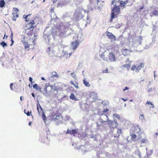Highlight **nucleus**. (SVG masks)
I'll return each instance as SVG.
<instances>
[{
	"instance_id": "obj_1",
	"label": "nucleus",
	"mask_w": 158,
	"mask_h": 158,
	"mask_svg": "<svg viewBox=\"0 0 158 158\" xmlns=\"http://www.w3.org/2000/svg\"><path fill=\"white\" fill-rule=\"evenodd\" d=\"M37 35L34 34L33 30H29L27 33V35H24L21 40V42L23 45L26 51L33 50L34 45L37 39Z\"/></svg>"
},
{
	"instance_id": "obj_2",
	"label": "nucleus",
	"mask_w": 158,
	"mask_h": 158,
	"mask_svg": "<svg viewBox=\"0 0 158 158\" xmlns=\"http://www.w3.org/2000/svg\"><path fill=\"white\" fill-rule=\"evenodd\" d=\"M105 115L106 117V121L107 123V124L109 127L110 128L111 131L112 133L114 135V137H117L118 138H119L120 134H121L122 133V130L118 128L116 126L114 127L113 126L114 124L113 121L109 119L107 114H105Z\"/></svg>"
},
{
	"instance_id": "obj_3",
	"label": "nucleus",
	"mask_w": 158,
	"mask_h": 158,
	"mask_svg": "<svg viewBox=\"0 0 158 158\" xmlns=\"http://www.w3.org/2000/svg\"><path fill=\"white\" fill-rule=\"evenodd\" d=\"M29 22L27 24L26 28L25 29L26 32L27 33L29 30H33L31 29L33 28L34 27L36 26L39 23V19L36 17H34L32 19H30Z\"/></svg>"
},
{
	"instance_id": "obj_4",
	"label": "nucleus",
	"mask_w": 158,
	"mask_h": 158,
	"mask_svg": "<svg viewBox=\"0 0 158 158\" xmlns=\"http://www.w3.org/2000/svg\"><path fill=\"white\" fill-rule=\"evenodd\" d=\"M120 11L119 6L115 5L111 10V17L110 20V22H112L114 18L117 17V15L119 13Z\"/></svg>"
},
{
	"instance_id": "obj_5",
	"label": "nucleus",
	"mask_w": 158,
	"mask_h": 158,
	"mask_svg": "<svg viewBox=\"0 0 158 158\" xmlns=\"http://www.w3.org/2000/svg\"><path fill=\"white\" fill-rule=\"evenodd\" d=\"M144 66V64L143 63H139L136 65H133L131 68V70L133 71H135L136 72H138L142 67Z\"/></svg>"
},
{
	"instance_id": "obj_6",
	"label": "nucleus",
	"mask_w": 158,
	"mask_h": 158,
	"mask_svg": "<svg viewBox=\"0 0 158 158\" xmlns=\"http://www.w3.org/2000/svg\"><path fill=\"white\" fill-rule=\"evenodd\" d=\"M51 117L52 120L56 122L60 121L62 118L61 114L58 112L52 114Z\"/></svg>"
},
{
	"instance_id": "obj_7",
	"label": "nucleus",
	"mask_w": 158,
	"mask_h": 158,
	"mask_svg": "<svg viewBox=\"0 0 158 158\" xmlns=\"http://www.w3.org/2000/svg\"><path fill=\"white\" fill-rule=\"evenodd\" d=\"M58 31V35L59 36H63L66 33V27L64 26L59 25L57 26Z\"/></svg>"
},
{
	"instance_id": "obj_8",
	"label": "nucleus",
	"mask_w": 158,
	"mask_h": 158,
	"mask_svg": "<svg viewBox=\"0 0 158 158\" xmlns=\"http://www.w3.org/2000/svg\"><path fill=\"white\" fill-rule=\"evenodd\" d=\"M98 95L97 93L95 92H91L88 98V99L91 102H95L97 99Z\"/></svg>"
},
{
	"instance_id": "obj_9",
	"label": "nucleus",
	"mask_w": 158,
	"mask_h": 158,
	"mask_svg": "<svg viewBox=\"0 0 158 158\" xmlns=\"http://www.w3.org/2000/svg\"><path fill=\"white\" fill-rule=\"evenodd\" d=\"M51 89V88L49 86L45 85L42 93L44 95L46 96Z\"/></svg>"
},
{
	"instance_id": "obj_10",
	"label": "nucleus",
	"mask_w": 158,
	"mask_h": 158,
	"mask_svg": "<svg viewBox=\"0 0 158 158\" xmlns=\"http://www.w3.org/2000/svg\"><path fill=\"white\" fill-rule=\"evenodd\" d=\"M108 61L110 62H114L115 61L116 59L114 55L112 52H110L108 54Z\"/></svg>"
},
{
	"instance_id": "obj_11",
	"label": "nucleus",
	"mask_w": 158,
	"mask_h": 158,
	"mask_svg": "<svg viewBox=\"0 0 158 158\" xmlns=\"http://www.w3.org/2000/svg\"><path fill=\"white\" fill-rule=\"evenodd\" d=\"M108 52H106V51H105L101 54L100 57L104 61H108Z\"/></svg>"
},
{
	"instance_id": "obj_12",
	"label": "nucleus",
	"mask_w": 158,
	"mask_h": 158,
	"mask_svg": "<svg viewBox=\"0 0 158 158\" xmlns=\"http://www.w3.org/2000/svg\"><path fill=\"white\" fill-rule=\"evenodd\" d=\"M57 26H55L51 29V34L52 36H54L58 34V31Z\"/></svg>"
},
{
	"instance_id": "obj_13",
	"label": "nucleus",
	"mask_w": 158,
	"mask_h": 158,
	"mask_svg": "<svg viewBox=\"0 0 158 158\" xmlns=\"http://www.w3.org/2000/svg\"><path fill=\"white\" fill-rule=\"evenodd\" d=\"M14 9V12L12 13L13 16L12 18L13 20L15 21L16 19L19 16V15L18 13L19 11V10L17 8H15Z\"/></svg>"
},
{
	"instance_id": "obj_14",
	"label": "nucleus",
	"mask_w": 158,
	"mask_h": 158,
	"mask_svg": "<svg viewBox=\"0 0 158 158\" xmlns=\"http://www.w3.org/2000/svg\"><path fill=\"white\" fill-rule=\"evenodd\" d=\"M106 36L109 39H110L111 40L115 41L116 40L115 36L112 33L107 32Z\"/></svg>"
},
{
	"instance_id": "obj_15",
	"label": "nucleus",
	"mask_w": 158,
	"mask_h": 158,
	"mask_svg": "<svg viewBox=\"0 0 158 158\" xmlns=\"http://www.w3.org/2000/svg\"><path fill=\"white\" fill-rule=\"evenodd\" d=\"M82 10H76L75 12L74 13V15L76 16V18H78L79 17L82 18L83 16L82 14Z\"/></svg>"
},
{
	"instance_id": "obj_16",
	"label": "nucleus",
	"mask_w": 158,
	"mask_h": 158,
	"mask_svg": "<svg viewBox=\"0 0 158 158\" xmlns=\"http://www.w3.org/2000/svg\"><path fill=\"white\" fill-rule=\"evenodd\" d=\"M128 2V1H126L125 2L123 1H120L119 2V7H120L121 9H123L124 8H125L126 7L125 5Z\"/></svg>"
},
{
	"instance_id": "obj_17",
	"label": "nucleus",
	"mask_w": 158,
	"mask_h": 158,
	"mask_svg": "<svg viewBox=\"0 0 158 158\" xmlns=\"http://www.w3.org/2000/svg\"><path fill=\"white\" fill-rule=\"evenodd\" d=\"M131 52H132V51L128 50L127 49H124L122 50V53L125 56H127L128 55L129 53Z\"/></svg>"
},
{
	"instance_id": "obj_18",
	"label": "nucleus",
	"mask_w": 158,
	"mask_h": 158,
	"mask_svg": "<svg viewBox=\"0 0 158 158\" xmlns=\"http://www.w3.org/2000/svg\"><path fill=\"white\" fill-rule=\"evenodd\" d=\"M78 43L77 41H76L75 42H73L72 43L71 46L73 50L75 49L77 47L78 45Z\"/></svg>"
},
{
	"instance_id": "obj_19",
	"label": "nucleus",
	"mask_w": 158,
	"mask_h": 158,
	"mask_svg": "<svg viewBox=\"0 0 158 158\" xmlns=\"http://www.w3.org/2000/svg\"><path fill=\"white\" fill-rule=\"evenodd\" d=\"M17 85L15 83H12L10 84V87L11 90H14L17 87Z\"/></svg>"
},
{
	"instance_id": "obj_20",
	"label": "nucleus",
	"mask_w": 158,
	"mask_h": 158,
	"mask_svg": "<svg viewBox=\"0 0 158 158\" xmlns=\"http://www.w3.org/2000/svg\"><path fill=\"white\" fill-rule=\"evenodd\" d=\"M61 89V88H58L57 86H55L54 88L52 89V92H56L55 94L54 95L56 97V95L57 94V93L58 92V91L60 90Z\"/></svg>"
},
{
	"instance_id": "obj_21",
	"label": "nucleus",
	"mask_w": 158,
	"mask_h": 158,
	"mask_svg": "<svg viewBox=\"0 0 158 158\" xmlns=\"http://www.w3.org/2000/svg\"><path fill=\"white\" fill-rule=\"evenodd\" d=\"M33 88L35 89L36 90H38L41 92H42L41 88L38 86L37 84H35L33 85Z\"/></svg>"
},
{
	"instance_id": "obj_22",
	"label": "nucleus",
	"mask_w": 158,
	"mask_h": 158,
	"mask_svg": "<svg viewBox=\"0 0 158 158\" xmlns=\"http://www.w3.org/2000/svg\"><path fill=\"white\" fill-rule=\"evenodd\" d=\"M83 83L84 85L87 87H89L90 86V85L89 82L86 80V79L84 78L83 80Z\"/></svg>"
},
{
	"instance_id": "obj_23",
	"label": "nucleus",
	"mask_w": 158,
	"mask_h": 158,
	"mask_svg": "<svg viewBox=\"0 0 158 158\" xmlns=\"http://www.w3.org/2000/svg\"><path fill=\"white\" fill-rule=\"evenodd\" d=\"M41 142L44 143H46L47 144H49V140L47 137H45L43 138Z\"/></svg>"
},
{
	"instance_id": "obj_24",
	"label": "nucleus",
	"mask_w": 158,
	"mask_h": 158,
	"mask_svg": "<svg viewBox=\"0 0 158 158\" xmlns=\"http://www.w3.org/2000/svg\"><path fill=\"white\" fill-rule=\"evenodd\" d=\"M31 14H28L27 15H24L23 16V18L25 19V21L26 22H29L30 19L29 17L31 15Z\"/></svg>"
},
{
	"instance_id": "obj_25",
	"label": "nucleus",
	"mask_w": 158,
	"mask_h": 158,
	"mask_svg": "<svg viewBox=\"0 0 158 158\" xmlns=\"http://www.w3.org/2000/svg\"><path fill=\"white\" fill-rule=\"evenodd\" d=\"M5 2L4 0H0V7L2 8L5 6Z\"/></svg>"
},
{
	"instance_id": "obj_26",
	"label": "nucleus",
	"mask_w": 158,
	"mask_h": 158,
	"mask_svg": "<svg viewBox=\"0 0 158 158\" xmlns=\"http://www.w3.org/2000/svg\"><path fill=\"white\" fill-rule=\"evenodd\" d=\"M70 98L72 100H74L75 101H77V100L74 94L73 93L71 94V95L70 96Z\"/></svg>"
},
{
	"instance_id": "obj_27",
	"label": "nucleus",
	"mask_w": 158,
	"mask_h": 158,
	"mask_svg": "<svg viewBox=\"0 0 158 158\" xmlns=\"http://www.w3.org/2000/svg\"><path fill=\"white\" fill-rule=\"evenodd\" d=\"M70 83L71 84L73 85L77 89L79 88L78 86V84L77 82L75 81V83L74 84L73 81H71Z\"/></svg>"
},
{
	"instance_id": "obj_28",
	"label": "nucleus",
	"mask_w": 158,
	"mask_h": 158,
	"mask_svg": "<svg viewBox=\"0 0 158 158\" xmlns=\"http://www.w3.org/2000/svg\"><path fill=\"white\" fill-rule=\"evenodd\" d=\"M131 139L134 141H135V139L137 137V136L135 134H132L131 135Z\"/></svg>"
},
{
	"instance_id": "obj_29",
	"label": "nucleus",
	"mask_w": 158,
	"mask_h": 158,
	"mask_svg": "<svg viewBox=\"0 0 158 158\" xmlns=\"http://www.w3.org/2000/svg\"><path fill=\"white\" fill-rule=\"evenodd\" d=\"M72 133L70 135H73V136H75L76 134L77 133V131L76 130L73 129L72 130Z\"/></svg>"
},
{
	"instance_id": "obj_30",
	"label": "nucleus",
	"mask_w": 158,
	"mask_h": 158,
	"mask_svg": "<svg viewBox=\"0 0 158 158\" xmlns=\"http://www.w3.org/2000/svg\"><path fill=\"white\" fill-rule=\"evenodd\" d=\"M123 66L124 68H126L128 70L131 67V64H126L123 65Z\"/></svg>"
},
{
	"instance_id": "obj_31",
	"label": "nucleus",
	"mask_w": 158,
	"mask_h": 158,
	"mask_svg": "<svg viewBox=\"0 0 158 158\" xmlns=\"http://www.w3.org/2000/svg\"><path fill=\"white\" fill-rule=\"evenodd\" d=\"M52 77H59V76L58 74H57L56 72L55 71H54L52 73Z\"/></svg>"
},
{
	"instance_id": "obj_32",
	"label": "nucleus",
	"mask_w": 158,
	"mask_h": 158,
	"mask_svg": "<svg viewBox=\"0 0 158 158\" xmlns=\"http://www.w3.org/2000/svg\"><path fill=\"white\" fill-rule=\"evenodd\" d=\"M0 45L1 46H2L4 48L5 47H6L7 46V45L6 43L4 41L0 43Z\"/></svg>"
},
{
	"instance_id": "obj_33",
	"label": "nucleus",
	"mask_w": 158,
	"mask_h": 158,
	"mask_svg": "<svg viewBox=\"0 0 158 158\" xmlns=\"http://www.w3.org/2000/svg\"><path fill=\"white\" fill-rule=\"evenodd\" d=\"M113 116L114 117L116 118L118 120H119L120 119V117L118 114H113Z\"/></svg>"
},
{
	"instance_id": "obj_34",
	"label": "nucleus",
	"mask_w": 158,
	"mask_h": 158,
	"mask_svg": "<svg viewBox=\"0 0 158 158\" xmlns=\"http://www.w3.org/2000/svg\"><path fill=\"white\" fill-rule=\"evenodd\" d=\"M147 104H148L149 105H151L152 106L151 107H152V108H153L154 107V105L151 102H150L149 101H148L145 104L146 105Z\"/></svg>"
},
{
	"instance_id": "obj_35",
	"label": "nucleus",
	"mask_w": 158,
	"mask_h": 158,
	"mask_svg": "<svg viewBox=\"0 0 158 158\" xmlns=\"http://www.w3.org/2000/svg\"><path fill=\"white\" fill-rule=\"evenodd\" d=\"M41 108H42L41 106L40 105V104H39V102L37 104V110H38V113L40 114V110L39 109H40Z\"/></svg>"
},
{
	"instance_id": "obj_36",
	"label": "nucleus",
	"mask_w": 158,
	"mask_h": 158,
	"mask_svg": "<svg viewBox=\"0 0 158 158\" xmlns=\"http://www.w3.org/2000/svg\"><path fill=\"white\" fill-rule=\"evenodd\" d=\"M42 116L43 120L44 121H45L47 119V118L46 116H45V114H44V113H42Z\"/></svg>"
},
{
	"instance_id": "obj_37",
	"label": "nucleus",
	"mask_w": 158,
	"mask_h": 158,
	"mask_svg": "<svg viewBox=\"0 0 158 158\" xmlns=\"http://www.w3.org/2000/svg\"><path fill=\"white\" fill-rule=\"evenodd\" d=\"M108 111H109V110L107 108H106V109H104L103 110V111H102V112L103 113V114H101V115H105V114H104V113H106Z\"/></svg>"
},
{
	"instance_id": "obj_38",
	"label": "nucleus",
	"mask_w": 158,
	"mask_h": 158,
	"mask_svg": "<svg viewBox=\"0 0 158 158\" xmlns=\"http://www.w3.org/2000/svg\"><path fill=\"white\" fill-rule=\"evenodd\" d=\"M24 113L26 114L27 116H30L31 114L29 113V111H27V110H24Z\"/></svg>"
},
{
	"instance_id": "obj_39",
	"label": "nucleus",
	"mask_w": 158,
	"mask_h": 158,
	"mask_svg": "<svg viewBox=\"0 0 158 158\" xmlns=\"http://www.w3.org/2000/svg\"><path fill=\"white\" fill-rule=\"evenodd\" d=\"M152 14L154 15H158V11L157 10H154Z\"/></svg>"
},
{
	"instance_id": "obj_40",
	"label": "nucleus",
	"mask_w": 158,
	"mask_h": 158,
	"mask_svg": "<svg viewBox=\"0 0 158 158\" xmlns=\"http://www.w3.org/2000/svg\"><path fill=\"white\" fill-rule=\"evenodd\" d=\"M72 55V53L71 52V53H69V54H65L64 55L65 56L66 55V57L67 58H69L70 56Z\"/></svg>"
},
{
	"instance_id": "obj_41",
	"label": "nucleus",
	"mask_w": 158,
	"mask_h": 158,
	"mask_svg": "<svg viewBox=\"0 0 158 158\" xmlns=\"http://www.w3.org/2000/svg\"><path fill=\"white\" fill-rule=\"evenodd\" d=\"M139 118L140 119L143 120L144 119V115L143 114H141L139 116Z\"/></svg>"
},
{
	"instance_id": "obj_42",
	"label": "nucleus",
	"mask_w": 158,
	"mask_h": 158,
	"mask_svg": "<svg viewBox=\"0 0 158 158\" xmlns=\"http://www.w3.org/2000/svg\"><path fill=\"white\" fill-rule=\"evenodd\" d=\"M147 141V139H143L141 140V141L140 142V143H144L145 142H146Z\"/></svg>"
},
{
	"instance_id": "obj_43",
	"label": "nucleus",
	"mask_w": 158,
	"mask_h": 158,
	"mask_svg": "<svg viewBox=\"0 0 158 158\" xmlns=\"http://www.w3.org/2000/svg\"><path fill=\"white\" fill-rule=\"evenodd\" d=\"M72 130H69V129H68V130H67V131L66 133V134H71V133H72Z\"/></svg>"
},
{
	"instance_id": "obj_44",
	"label": "nucleus",
	"mask_w": 158,
	"mask_h": 158,
	"mask_svg": "<svg viewBox=\"0 0 158 158\" xmlns=\"http://www.w3.org/2000/svg\"><path fill=\"white\" fill-rule=\"evenodd\" d=\"M39 110H40V114H41V113L42 114V113H44V110L42 108H41L40 109H39Z\"/></svg>"
},
{
	"instance_id": "obj_45",
	"label": "nucleus",
	"mask_w": 158,
	"mask_h": 158,
	"mask_svg": "<svg viewBox=\"0 0 158 158\" xmlns=\"http://www.w3.org/2000/svg\"><path fill=\"white\" fill-rule=\"evenodd\" d=\"M108 72V69H105V70H103L102 71V73H107Z\"/></svg>"
},
{
	"instance_id": "obj_46",
	"label": "nucleus",
	"mask_w": 158,
	"mask_h": 158,
	"mask_svg": "<svg viewBox=\"0 0 158 158\" xmlns=\"http://www.w3.org/2000/svg\"><path fill=\"white\" fill-rule=\"evenodd\" d=\"M100 122L102 123L103 124L104 123L107 122V121H104L102 119L100 118Z\"/></svg>"
},
{
	"instance_id": "obj_47",
	"label": "nucleus",
	"mask_w": 158,
	"mask_h": 158,
	"mask_svg": "<svg viewBox=\"0 0 158 158\" xmlns=\"http://www.w3.org/2000/svg\"><path fill=\"white\" fill-rule=\"evenodd\" d=\"M73 74H74V73H71V75H73L72 76V77L73 78H75H75H76V75H75V74L73 75Z\"/></svg>"
},
{
	"instance_id": "obj_48",
	"label": "nucleus",
	"mask_w": 158,
	"mask_h": 158,
	"mask_svg": "<svg viewBox=\"0 0 158 158\" xmlns=\"http://www.w3.org/2000/svg\"><path fill=\"white\" fill-rule=\"evenodd\" d=\"M119 1V0H113L111 2L112 4H114V2H118Z\"/></svg>"
},
{
	"instance_id": "obj_49",
	"label": "nucleus",
	"mask_w": 158,
	"mask_h": 158,
	"mask_svg": "<svg viewBox=\"0 0 158 158\" xmlns=\"http://www.w3.org/2000/svg\"><path fill=\"white\" fill-rule=\"evenodd\" d=\"M50 12L51 13H54V9L53 8L51 9L50 10Z\"/></svg>"
},
{
	"instance_id": "obj_50",
	"label": "nucleus",
	"mask_w": 158,
	"mask_h": 158,
	"mask_svg": "<svg viewBox=\"0 0 158 158\" xmlns=\"http://www.w3.org/2000/svg\"><path fill=\"white\" fill-rule=\"evenodd\" d=\"M138 155L139 156V158H142L141 156V153L139 152V151Z\"/></svg>"
},
{
	"instance_id": "obj_51",
	"label": "nucleus",
	"mask_w": 158,
	"mask_h": 158,
	"mask_svg": "<svg viewBox=\"0 0 158 158\" xmlns=\"http://www.w3.org/2000/svg\"><path fill=\"white\" fill-rule=\"evenodd\" d=\"M144 6H142L141 7L139 10V12H140L141 11V10L143 9L144 8Z\"/></svg>"
},
{
	"instance_id": "obj_52",
	"label": "nucleus",
	"mask_w": 158,
	"mask_h": 158,
	"mask_svg": "<svg viewBox=\"0 0 158 158\" xmlns=\"http://www.w3.org/2000/svg\"><path fill=\"white\" fill-rule=\"evenodd\" d=\"M11 41L12 43H11V44H10V46H12V45L13 44V43L14 42V41L13 40V39H11Z\"/></svg>"
},
{
	"instance_id": "obj_53",
	"label": "nucleus",
	"mask_w": 158,
	"mask_h": 158,
	"mask_svg": "<svg viewBox=\"0 0 158 158\" xmlns=\"http://www.w3.org/2000/svg\"><path fill=\"white\" fill-rule=\"evenodd\" d=\"M62 4L61 3H58L57 5V7H60V6H61Z\"/></svg>"
},
{
	"instance_id": "obj_54",
	"label": "nucleus",
	"mask_w": 158,
	"mask_h": 158,
	"mask_svg": "<svg viewBox=\"0 0 158 158\" xmlns=\"http://www.w3.org/2000/svg\"><path fill=\"white\" fill-rule=\"evenodd\" d=\"M138 129L140 131V129L139 128L138 126H135V130H137Z\"/></svg>"
},
{
	"instance_id": "obj_55",
	"label": "nucleus",
	"mask_w": 158,
	"mask_h": 158,
	"mask_svg": "<svg viewBox=\"0 0 158 158\" xmlns=\"http://www.w3.org/2000/svg\"><path fill=\"white\" fill-rule=\"evenodd\" d=\"M129 89V88L127 87H125L124 89H123V91H125L126 90H128Z\"/></svg>"
},
{
	"instance_id": "obj_56",
	"label": "nucleus",
	"mask_w": 158,
	"mask_h": 158,
	"mask_svg": "<svg viewBox=\"0 0 158 158\" xmlns=\"http://www.w3.org/2000/svg\"><path fill=\"white\" fill-rule=\"evenodd\" d=\"M97 127L98 128H99L101 126V125L98 124V123H97Z\"/></svg>"
},
{
	"instance_id": "obj_57",
	"label": "nucleus",
	"mask_w": 158,
	"mask_h": 158,
	"mask_svg": "<svg viewBox=\"0 0 158 158\" xmlns=\"http://www.w3.org/2000/svg\"><path fill=\"white\" fill-rule=\"evenodd\" d=\"M29 80L32 83V78L31 77H30L29 78Z\"/></svg>"
},
{
	"instance_id": "obj_58",
	"label": "nucleus",
	"mask_w": 158,
	"mask_h": 158,
	"mask_svg": "<svg viewBox=\"0 0 158 158\" xmlns=\"http://www.w3.org/2000/svg\"><path fill=\"white\" fill-rule=\"evenodd\" d=\"M13 34L12 32L11 31V35L10 36V37L11 38V39H13Z\"/></svg>"
},
{
	"instance_id": "obj_59",
	"label": "nucleus",
	"mask_w": 158,
	"mask_h": 158,
	"mask_svg": "<svg viewBox=\"0 0 158 158\" xmlns=\"http://www.w3.org/2000/svg\"><path fill=\"white\" fill-rule=\"evenodd\" d=\"M121 99H122L124 102H125L128 100V99H125L123 98H121Z\"/></svg>"
},
{
	"instance_id": "obj_60",
	"label": "nucleus",
	"mask_w": 158,
	"mask_h": 158,
	"mask_svg": "<svg viewBox=\"0 0 158 158\" xmlns=\"http://www.w3.org/2000/svg\"><path fill=\"white\" fill-rule=\"evenodd\" d=\"M6 37V39L8 37V36H6V33L5 32V34H4V37H3V39H4L5 38V37Z\"/></svg>"
},
{
	"instance_id": "obj_61",
	"label": "nucleus",
	"mask_w": 158,
	"mask_h": 158,
	"mask_svg": "<svg viewBox=\"0 0 158 158\" xmlns=\"http://www.w3.org/2000/svg\"><path fill=\"white\" fill-rule=\"evenodd\" d=\"M57 1V0H53V3H55Z\"/></svg>"
},
{
	"instance_id": "obj_62",
	"label": "nucleus",
	"mask_w": 158,
	"mask_h": 158,
	"mask_svg": "<svg viewBox=\"0 0 158 158\" xmlns=\"http://www.w3.org/2000/svg\"><path fill=\"white\" fill-rule=\"evenodd\" d=\"M31 95L34 98H35V95L33 93H32Z\"/></svg>"
},
{
	"instance_id": "obj_63",
	"label": "nucleus",
	"mask_w": 158,
	"mask_h": 158,
	"mask_svg": "<svg viewBox=\"0 0 158 158\" xmlns=\"http://www.w3.org/2000/svg\"><path fill=\"white\" fill-rule=\"evenodd\" d=\"M22 96H21L20 97V100L21 101H22Z\"/></svg>"
},
{
	"instance_id": "obj_64",
	"label": "nucleus",
	"mask_w": 158,
	"mask_h": 158,
	"mask_svg": "<svg viewBox=\"0 0 158 158\" xmlns=\"http://www.w3.org/2000/svg\"><path fill=\"white\" fill-rule=\"evenodd\" d=\"M31 124V122H30L29 123V126H30Z\"/></svg>"
}]
</instances>
